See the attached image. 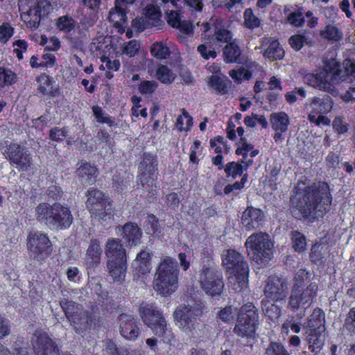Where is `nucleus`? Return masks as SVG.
<instances>
[{
    "mask_svg": "<svg viewBox=\"0 0 355 355\" xmlns=\"http://www.w3.org/2000/svg\"><path fill=\"white\" fill-rule=\"evenodd\" d=\"M332 200L331 190L327 182L315 181L304 187L299 182L293 189L290 205L294 211H297L300 218L313 220L330 211Z\"/></svg>",
    "mask_w": 355,
    "mask_h": 355,
    "instance_id": "obj_1",
    "label": "nucleus"
},
{
    "mask_svg": "<svg viewBox=\"0 0 355 355\" xmlns=\"http://www.w3.org/2000/svg\"><path fill=\"white\" fill-rule=\"evenodd\" d=\"M179 269L174 258L166 257L159 264L154 279V289L167 297L178 288Z\"/></svg>",
    "mask_w": 355,
    "mask_h": 355,
    "instance_id": "obj_2",
    "label": "nucleus"
},
{
    "mask_svg": "<svg viewBox=\"0 0 355 355\" xmlns=\"http://www.w3.org/2000/svg\"><path fill=\"white\" fill-rule=\"evenodd\" d=\"M109 274L114 282L124 281L127 268L126 250L119 239H109L105 250Z\"/></svg>",
    "mask_w": 355,
    "mask_h": 355,
    "instance_id": "obj_3",
    "label": "nucleus"
},
{
    "mask_svg": "<svg viewBox=\"0 0 355 355\" xmlns=\"http://www.w3.org/2000/svg\"><path fill=\"white\" fill-rule=\"evenodd\" d=\"M35 216L37 220L55 230L67 229L73 222L69 209L57 203L53 205L40 204L36 207Z\"/></svg>",
    "mask_w": 355,
    "mask_h": 355,
    "instance_id": "obj_4",
    "label": "nucleus"
},
{
    "mask_svg": "<svg viewBox=\"0 0 355 355\" xmlns=\"http://www.w3.org/2000/svg\"><path fill=\"white\" fill-rule=\"evenodd\" d=\"M139 311L143 322L153 334L161 338L164 343L171 345L175 336L172 329L168 327L163 312L154 304L141 306Z\"/></svg>",
    "mask_w": 355,
    "mask_h": 355,
    "instance_id": "obj_5",
    "label": "nucleus"
},
{
    "mask_svg": "<svg viewBox=\"0 0 355 355\" xmlns=\"http://www.w3.org/2000/svg\"><path fill=\"white\" fill-rule=\"evenodd\" d=\"M207 307L201 300H195L190 304H180L174 313L175 324L182 331L189 334L193 332L198 324V320L203 315Z\"/></svg>",
    "mask_w": 355,
    "mask_h": 355,
    "instance_id": "obj_6",
    "label": "nucleus"
},
{
    "mask_svg": "<svg viewBox=\"0 0 355 355\" xmlns=\"http://www.w3.org/2000/svg\"><path fill=\"white\" fill-rule=\"evenodd\" d=\"M222 265L229 278H234L238 288L243 289L248 283L249 267L244 257L234 249H228L221 256Z\"/></svg>",
    "mask_w": 355,
    "mask_h": 355,
    "instance_id": "obj_7",
    "label": "nucleus"
},
{
    "mask_svg": "<svg viewBox=\"0 0 355 355\" xmlns=\"http://www.w3.org/2000/svg\"><path fill=\"white\" fill-rule=\"evenodd\" d=\"M259 327V311L252 302L243 304L239 310L234 333L239 337L254 339Z\"/></svg>",
    "mask_w": 355,
    "mask_h": 355,
    "instance_id": "obj_8",
    "label": "nucleus"
},
{
    "mask_svg": "<svg viewBox=\"0 0 355 355\" xmlns=\"http://www.w3.org/2000/svg\"><path fill=\"white\" fill-rule=\"evenodd\" d=\"M18 6L21 19L28 28L33 29L37 28L42 19L52 10L48 0H19Z\"/></svg>",
    "mask_w": 355,
    "mask_h": 355,
    "instance_id": "obj_9",
    "label": "nucleus"
},
{
    "mask_svg": "<svg viewBox=\"0 0 355 355\" xmlns=\"http://www.w3.org/2000/svg\"><path fill=\"white\" fill-rule=\"evenodd\" d=\"M199 282L202 290L211 297L220 296L225 286L222 272L209 259L200 270Z\"/></svg>",
    "mask_w": 355,
    "mask_h": 355,
    "instance_id": "obj_10",
    "label": "nucleus"
},
{
    "mask_svg": "<svg viewBox=\"0 0 355 355\" xmlns=\"http://www.w3.org/2000/svg\"><path fill=\"white\" fill-rule=\"evenodd\" d=\"M90 53L99 58L101 64V70H105V76L107 78L111 79L114 77L113 72L119 70L121 67L120 61L116 59L118 53L116 48L111 43L105 42L93 41L90 43Z\"/></svg>",
    "mask_w": 355,
    "mask_h": 355,
    "instance_id": "obj_11",
    "label": "nucleus"
},
{
    "mask_svg": "<svg viewBox=\"0 0 355 355\" xmlns=\"http://www.w3.org/2000/svg\"><path fill=\"white\" fill-rule=\"evenodd\" d=\"M245 247L250 259L257 264H266L272 255L269 236L266 233H254L246 240Z\"/></svg>",
    "mask_w": 355,
    "mask_h": 355,
    "instance_id": "obj_12",
    "label": "nucleus"
},
{
    "mask_svg": "<svg viewBox=\"0 0 355 355\" xmlns=\"http://www.w3.org/2000/svg\"><path fill=\"white\" fill-rule=\"evenodd\" d=\"M159 161L156 153L144 152L138 165L137 179L141 187L155 185L158 180Z\"/></svg>",
    "mask_w": 355,
    "mask_h": 355,
    "instance_id": "obj_13",
    "label": "nucleus"
},
{
    "mask_svg": "<svg viewBox=\"0 0 355 355\" xmlns=\"http://www.w3.org/2000/svg\"><path fill=\"white\" fill-rule=\"evenodd\" d=\"M90 217L101 220L110 219L112 216V201L100 190H90Z\"/></svg>",
    "mask_w": 355,
    "mask_h": 355,
    "instance_id": "obj_14",
    "label": "nucleus"
},
{
    "mask_svg": "<svg viewBox=\"0 0 355 355\" xmlns=\"http://www.w3.org/2000/svg\"><path fill=\"white\" fill-rule=\"evenodd\" d=\"M27 248L30 255L38 261L45 259L52 252V245L46 234L31 232L27 237Z\"/></svg>",
    "mask_w": 355,
    "mask_h": 355,
    "instance_id": "obj_15",
    "label": "nucleus"
},
{
    "mask_svg": "<svg viewBox=\"0 0 355 355\" xmlns=\"http://www.w3.org/2000/svg\"><path fill=\"white\" fill-rule=\"evenodd\" d=\"M60 304L76 332L82 334L84 331H86L88 317L83 313L81 306L73 301L65 300H61Z\"/></svg>",
    "mask_w": 355,
    "mask_h": 355,
    "instance_id": "obj_16",
    "label": "nucleus"
},
{
    "mask_svg": "<svg viewBox=\"0 0 355 355\" xmlns=\"http://www.w3.org/2000/svg\"><path fill=\"white\" fill-rule=\"evenodd\" d=\"M31 344L35 355H60L58 345L45 331H35L31 338Z\"/></svg>",
    "mask_w": 355,
    "mask_h": 355,
    "instance_id": "obj_17",
    "label": "nucleus"
},
{
    "mask_svg": "<svg viewBox=\"0 0 355 355\" xmlns=\"http://www.w3.org/2000/svg\"><path fill=\"white\" fill-rule=\"evenodd\" d=\"M6 158L11 164H15L16 168L22 171H27L32 164V157L29 151L21 147L17 143H11L5 150Z\"/></svg>",
    "mask_w": 355,
    "mask_h": 355,
    "instance_id": "obj_18",
    "label": "nucleus"
},
{
    "mask_svg": "<svg viewBox=\"0 0 355 355\" xmlns=\"http://www.w3.org/2000/svg\"><path fill=\"white\" fill-rule=\"evenodd\" d=\"M318 291V285L311 283L304 291L301 289H292L289 297L288 307L293 312L297 311L300 306H309Z\"/></svg>",
    "mask_w": 355,
    "mask_h": 355,
    "instance_id": "obj_19",
    "label": "nucleus"
},
{
    "mask_svg": "<svg viewBox=\"0 0 355 355\" xmlns=\"http://www.w3.org/2000/svg\"><path fill=\"white\" fill-rule=\"evenodd\" d=\"M263 291L266 297L273 302L284 300L288 295L287 283L282 277L270 275L268 277Z\"/></svg>",
    "mask_w": 355,
    "mask_h": 355,
    "instance_id": "obj_20",
    "label": "nucleus"
},
{
    "mask_svg": "<svg viewBox=\"0 0 355 355\" xmlns=\"http://www.w3.org/2000/svg\"><path fill=\"white\" fill-rule=\"evenodd\" d=\"M96 281L97 279L94 277L90 281L92 284V287H90L91 294L94 300L92 304H90V327H92V323H94V325H99V323L101 322L100 317L98 318L97 322L94 321L95 319L94 314L96 313V311L105 308L108 297L107 291L103 290L101 284L96 282Z\"/></svg>",
    "mask_w": 355,
    "mask_h": 355,
    "instance_id": "obj_21",
    "label": "nucleus"
},
{
    "mask_svg": "<svg viewBox=\"0 0 355 355\" xmlns=\"http://www.w3.org/2000/svg\"><path fill=\"white\" fill-rule=\"evenodd\" d=\"M265 221V215L259 208L248 206L241 216V224L247 231L257 230L262 227Z\"/></svg>",
    "mask_w": 355,
    "mask_h": 355,
    "instance_id": "obj_22",
    "label": "nucleus"
},
{
    "mask_svg": "<svg viewBox=\"0 0 355 355\" xmlns=\"http://www.w3.org/2000/svg\"><path fill=\"white\" fill-rule=\"evenodd\" d=\"M120 321L121 335L128 340H135L141 332L139 322L134 316L128 314H121Z\"/></svg>",
    "mask_w": 355,
    "mask_h": 355,
    "instance_id": "obj_23",
    "label": "nucleus"
},
{
    "mask_svg": "<svg viewBox=\"0 0 355 355\" xmlns=\"http://www.w3.org/2000/svg\"><path fill=\"white\" fill-rule=\"evenodd\" d=\"M142 230L136 223L127 222L121 226V236L126 245L130 248L141 243Z\"/></svg>",
    "mask_w": 355,
    "mask_h": 355,
    "instance_id": "obj_24",
    "label": "nucleus"
},
{
    "mask_svg": "<svg viewBox=\"0 0 355 355\" xmlns=\"http://www.w3.org/2000/svg\"><path fill=\"white\" fill-rule=\"evenodd\" d=\"M262 47L264 49L263 56L270 61L281 60L284 57V50L278 40L266 38L262 42Z\"/></svg>",
    "mask_w": 355,
    "mask_h": 355,
    "instance_id": "obj_25",
    "label": "nucleus"
},
{
    "mask_svg": "<svg viewBox=\"0 0 355 355\" xmlns=\"http://www.w3.org/2000/svg\"><path fill=\"white\" fill-rule=\"evenodd\" d=\"M329 253L330 248L327 243L316 241L310 249L309 259L313 264L324 266Z\"/></svg>",
    "mask_w": 355,
    "mask_h": 355,
    "instance_id": "obj_26",
    "label": "nucleus"
},
{
    "mask_svg": "<svg viewBox=\"0 0 355 355\" xmlns=\"http://www.w3.org/2000/svg\"><path fill=\"white\" fill-rule=\"evenodd\" d=\"M152 253L147 250H141L137 255L134 263V276L139 278L148 274L151 270Z\"/></svg>",
    "mask_w": 355,
    "mask_h": 355,
    "instance_id": "obj_27",
    "label": "nucleus"
},
{
    "mask_svg": "<svg viewBox=\"0 0 355 355\" xmlns=\"http://www.w3.org/2000/svg\"><path fill=\"white\" fill-rule=\"evenodd\" d=\"M207 84L209 89L217 95L228 94L232 81L225 76L213 74L208 77Z\"/></svg>",
    "mask_w": 355,
    "mask_h": 355,
    "instance_id": "obj_28",
    "label": "nucleus"
},
{
    "mask_svg": "<svg viewBox=\"0 0 355 355\" xmlns=\"http://www.w3.org/2000/svg\"><path fill=\"white\" fill-rule=\"evenodd\" d=\"M333 85L338 80H342L343 70L340 62L336 58H331L323 61L322 70Z\"/></svg>",
    "mask_w": 355,
    "mask_h": 355,
    "instance_id": "obj_29",
    "label": "nucleus"
},
{
    "mask_svg": "<svg viewBox=\"0 0 355 355\" xmlns=\"http://www.w3.org/2000/svg\"><path fill=\"white\" fill-rule=\"evenodd\" d=\"M312 108L311 114H328L333 108V99L328 95L325 94L322 96H314L311 102Z\"/></svg>",
    "mask_w": 355,
    "mask_h": 355,
    "instance_id": "obj_30",
    "label": "nucleus"
},
{
    "mask_svg": "<svg viewBox=\"0 0 355 355\" xmlns=\"http://www.w3.org/2000/svg\"><path fill=\"white\" fill-rule=\"evenodd\" d=\"M109 19L113 22L114 26L121 33L124 31L123 25L127 21L126 6L115 1L114 9L110 11Z\"/></svg>",
    "mask_w": 355,
    "mask_h": 355,
    "instance_id": "obj_31",
    "label": "nucleus"
},
{
    "mask_svg": "<svg viewBox=\"0 0 355 355\" xmlns=\"http://www.w3.org/2000/svg\"><path fill=\"white\" fill-rule=\"evenodd\" d=\"M305 80L309 85L320 90L328 91L332 87L331 81L322 71L319 73L306 75Z\"/></svg>",
    "mask_w": 355,
    "mask_h": 355,
    "instance_id": "obj_32",
    "label": "nucleus"
},
{
    "mask_svg": "<svg viewBox=\"0 0 355 355\" xmlns=\"http://www.w3.org/2000/svg\"><path fill=\"white\" fill-rule=\"evenodd\" d=\"M307 340L309 349L315 355H317L322 349L324 345V336L322 334L323 330L312 329L309 330Z\"/></svg>",
    "mask_w": 355,
    "mask_h": 355,
    "instance_id": "obj_33",
    "label": "nucleus"
},
{
    "mask_svg": "<svg viewBox=\"0 0 355 355\" xmlns=\"http://www.w3.org/2000/svg\"><path fill=\"white\" fill-rule=\"evenodd\" d=\"M168 23L173 28H178L184 34L189 35L193 32V24L187 20L182 21L178 14L175 11H171L168 15Z\"/></svg>",
    "mask_w": 355,
    "mask_h": 355,
    "instance_id": "obj_34",
    "label": "nucleus"
},
{
    "mask_svg": "<svg viewBox=\"0 0 355 355\" xmlns=\"http://www.w3.org/2000/svg\"><path fill=\"white\" fill-rule=\"evenodd\" d=\"M224 60L226 63H241V50L234 42L227 43L223 51Z\"/></svg>",
    "mask_w": 355,
    "mask_h": 355,
    "instance_id": "obj_35",
    "label": "nucleus"
},
{
    "mask_svg": "<svg viewBox=\"0 0 355 355\" xmlns=\"http://www.w3.org/2000/svg\"><path fill=\"white\" fill-rule=\"evenodd\" d=\"M270 121L273 130H280L281 132H286L290 124V119L284 112L271 113Z\"/></svg>",
    "mask_w": 355,
    "mask_h": 355,
    "instance_id": "obj_36",
    "label": "nucleus"
},
{
    "mask_svg": "<svg viewBox=\"0 0 355 355\" xmlns=\"http://www.w3.org/2000/svg\"><path fill=\"white\" fill-rule=\"evenodd\" d=\"M38 89L43 94L55 96L58 92V87L53 78L46 74H42L37 78Z\"/></svg>",
    "mask_w": 355,
    "mask_h": 355,
    "instance_id": "obj_37",
    "label": "nucleus"
},
{
    "mask_svg": "<svg viewBox=\"0 0 355 355\" xmlns=\"http://www.w3.org/2000/svg\"><path fill=\"white\" fill-rule=\"evenodd\" d=\"M144 18L149 21V24L153 26H157L161 21L162 12L159 6L150 3L143 10Z\"/></svg>",
    "mask_w": 355,
    "mask_h": 355,
    "instance_id": "obj_38",
    "label": "nucleus"
},
{
    "mask_svg": "<svg viewBox=\"0 0 355 355\" xmlns=\"http://www.w3.org/2000/svg\"><path fill=\"white\" fill-rule=\"evenodd\" d=\"M324 312L320 308L313 309L307 322L309 330H324Z\"/></svg>",
    "mask_w": 355,
    "mask_h": 355,
    "instance_id": "obj_39",
    "label": "nucleus"
},
{
    "mask_svg": "<svg viewBox=\"0 0 355 355\" xmlns=\"http://www.w3.org/2000/svg\"><path fill=\"white\" fill-rule=\"evenodd\" d=\"M93 115L99 124H106L112 128L116 125L114 116H110L98 105H94L92 107Z\"/></svg>",
    "mask_w": 355,
    "mask_h": 355,
    "instance_id": "obj_40",
    "label": "nucleus"
},
{
    "mask_svg": "<svg viewBox=\"0 0 355 355\" xmlns=\"http://www.w3.org/2000/svg\"><path fill=\"white\" fill-rule=\"evenodd\" d=\"M292 248L296 252H304L306 249V237L298 230H293L290 234Z\"/></svg>",
    "mask_w": 355,
    "mask_h": 355,
    "instance_id": "obj_41",
    "label": "nucleus"
},
{
    "mask_svg": "<svg viewBox=\"0 0 355 355\" xmlns=\"http://www.w3.org/2000/svg\"><path fill=\"white\" fill-rule=\"evenodd\" d=\"M156 78L162 83L171 84L175 80V75L166 65L160 64L156 70Z\"/></svg>",
    "mask_w": 355,
    "mask_h": 355,
    "instance_id": "obj_42",
    "label": "nucleus"
},
{
    "mask_svg": "<svg viewBox=\"0 0 355 355\" xmlns=\"http://www.w3.org/2000/svg\"><path fill=\"white\" fill-rule=\"evenodd\" d=\"M193 118L185 110L182 109V115H179L176 119V128L179 132H188L193 125Z\"/></svg>",
    "mask_w": 355,
    "mask_h": 355,
    "instance_id": "obj_43",
    "label": "nucleus"
},
{
    "mask_svg": "<svg viewBox=\"0 0 355 355\" xmlns=\"http://www.w3.org/2000/svg\"><path fill=\"white\" fill-rule=\"evenodd\" d=\"M144 228L147 234L155 235L162 232L158 218L153 214H149L144 223Z\"/></svg>",
    "mask_w": 355,
    "mask_h": 355,
    "instance_id": "obj_44",
    "label": "nucleus"
},
{
    "mask_svg": "<svg viewBox=\"0 0 355 355\" xmlns=\"http://www.w3.org/2000/svg\"><path fill=\"white\" fill-rule=\"evenodd\" d=\"M227 178L231 177L236 179L239 176H241L244 171V166L241 164L240 161L230 162L226 164L224 168Z\"/></svg>",
    "mask_w": 355,
    "mask_h": 355,
    "instance_id": "obj_45",
    "label": "nucleus"
},
{
    "mask_svg": "<svg viewBox=\"0 0 355 355\" xmlns=\"http://www.w3.org/2000/svg\"><path fill=\"white\" fill-rule=\"evenodd\" d=\"M150 53L158 60H164L170 55L171 51L163 42H155L150 47Z\"/></svg>",
    "mask_w": 355,
    "mask_h": 355,
    "instance_id": "obj_46",
    "label": "nucleus"
},
{
    "mask_svg": "<svg viewBox=\"0 0 355 355\" xmlns=\"http://www.w3.org/2000/svg\"><path fill=\"white\" fill-rule=\"evenodd\" d=\"M320 35L329 41L339 42L343 38L342 31L336 26L330 24L326 26L325 29L321 32Z\"/></svg>",
    "mask_w": 355,
    "mask_h": 355,
    "instance_id": "obj_47",
    "label": "nucleus"
},
{
    "mask_svg": "<svg viewBox=\"0 0 355 355\" xmlns=\"http://www.w3.org/2000/svg\"><path fill=\"white\" fill-rule=\"evenodd\" d=\"M158 83L155 80H141L137 87L138 92L142 95H152L157 89Z\"/></svg>",
    "mask_w": 355,
    "mask_h": 355,
    "instance_id": "obj_48",
    "label": "nucleus"
},
{
    "mask_svg": "<svg viewBox=\"0 0 355 355\" xmlns=\"http://www.w3.org/2000/svg\"><path fill=\"white\" fill-rule=\"evenodd\" d=\"M343 70L342 80H347V79L355 80V60L347 58L343 62Z\"/></svg>",
    "mask_w": 355,
    "mask_h": 355,
    "instance_id": "obj_49",
    "label": "nucleus"
},
{
    "mask_svg": "<svg viewBox=\"0 0 355 355\" xmlns=\"http://www.w3.org/2000/svg\"><path fill=\"white\" fill-rule=\"evenodd\" d=\"M266 355H290L291 354L279 342L271 341L266 350Z\"/></svg>",
    "mask_w": 355,
    "mask_h": 355,
    "instance_id": "obj_50",
    "label": "nucleus"
},
{
    "mask_svg": "<svg viewBox=\"0 0 355 355\" xmlns=\"http://www.w3.org/2000/svg\"><path fill=\"white\" fill-rule=\"evenodd\" d=\"M55 25L60 31L69 33L74 28V21L71 17L62 16L57 19Z\"/></svg>",
    "mask_w": 355,
    "mask_h": 355,
    "instance_id": "obj_51",
    "label": "nucleus"
},
{
    "mask_svg": "<svg viewBox=\"0 0 355 355\" xmlns=\"http://www.w3.org/2000/svg\"><path fill=\"white\" fill-rule=\"evenodd\" d=\"M244 23L247 28L253 29L260 26L259 19L254 15L251 8H248L244 12Z\"/></svg>",
    "mask_w": 355,
    "mask_h": 355,
    "instance_id": "obj_52",
    "label": "nucleus"
},
{
    "mask_svg": "<svg viewBox=\"0 0 355 355\" xmlns=\"http://www.w3.org/2000/svg\"><path fill=\"white\" fill-rule=\"evenodd\" d=\"M102 250L99 245L98 241L96 239L90 240V263L98 264L101 261Z\"/></svg>",
    "mask_w": 355,
    "mask_h": 355,
    "instance_id": "obj_53",
    "label": "nucleus"
},
{
    "mask_svg": "<svg viewBox=\"0 0 355 355\" xmlns=\"http://www.w3.org/2000/svg\"><path fill=\"white\" fill-rule=\"evenodd\" d=\"M15 74L11 70L0 68V87L12 85L15 81Z\"/></svg>",
    "mask_w": 355,
    "mask_h": 355,
    "instance_id": "obj_54",
    "label": "nucleus"
},
{
    "mask_svg": "<svg viewBox=\"0 0 355 355\" xmlns=\"http://www.w3.org/2000/svg\"><path fill=\"white\" fill-rule=\"evenodd\" d=\"M202 147L200 140H195L190 147L189 162L193 164H198L200 159L197 157V154L200 155Z\"/></svg>",
    "mask_w": 355,
    "mask_h": 355,
    "instance_id": "obj_55",
    "label": "nucleus"
},
{
    "mask_svg": "<svg viewBox=\"0 0 355 355\" xmlns=\"http://www.w3.org/2000/svg\"><path fill=\"white\" fill-rule=\"evenodd\" d=\"M349 124L342 116H336L333 120L332 127L334 130L339 135L345 134L349 130Z\"/></svg>",
    "mask_w": 355,
    "mask_h": 355,
    "instance_id": "obj_56",
    "label": "nucleus"
},
{
    "mask_svg": "<svg viewBox=\"0 0 355 355\" xmlns=\"http://www.w3.org/2000/svg\"><path fill=\"white\" fill-rule=\"evenodd\" d=\"M14 28L8 23H3L0 26V42L6 44L13 35Z\"/></svg>",
    "mask_w": 355,
    "mask_h": 355,
    "instance_id": "obj_57",
    "label": "nucleus"
},
{
    "mask_svg": "<svg viewBox=\"0 0 355 355\" xmlns=\"http://www.w3.org/2000/svg\"><path fill=\"white\" fill-rule=\"evenodd\" d=\"M132 27L137 33H141L147 28H152L149 21L143 17H136L132 21Z\"/></svg>",
    "mask_w": 355,
    "mask_h": 355,
    "instance_id": "obj_58",
    "label": "nucleus"
},
{
    "mask_svg": "<svg viewBox=\"0 0 355 355\" xmlns=\"http://www.w3.org/2000/svg\"><path fill=\"white\" fill-rule=\"evenodd\" d=\"M288 22L295 27H302L305 22L302 13L295 11L289 14L287 17Z\"/></svg>",
    "mask_w": 355,
    "mask_h": 355,
    "instance_id": "obj_59",
    "label": "nucleus"
},
{
    "mask_svg": "<svg viewBox=\"0 0 355 355\" xmlns=\"http://www.w3.org/2000/svg\"><path fill=\"white\" fill-rule=\"evenodd\" d=\"M139 44L136 40L129 41L123 48L122 53L129 57H134L139 51Z\"/></svg>",
    "mask_w": 355,
    "mask_h": 355,
    "instance_id": "obj_60",
    "label": "nucleus"
},
{
    "mask_svg": "<svg viewBox=\"0 0 355 355\" xmlns=\"http://www.w3.org/2000/svg\"><path fill=\"white\" fill-rule=\"evenodd\" d=\"M306 40V39L304 35L296 34L292 35L289 38L288 43L294 50L297 51H300L304 46Z\"/></svg>",
    "mask_w": 355,
    "mask_h": 355,
    "instance_id": "obj_61",
    "label": "nucleus"
},
{
    "mask_svg": "<svg viewBox=\"0 0 355 355\" xmlns=\"http://www.w3.org/2000/svg\"><path fill=\"white\" fill-rule=\"evenodd\" d=\"M215 37L217 41L227 44L231 42L232 33L225 28H220L215 31Z\"/></svg>",
    "mask_w": 355,
    "mask_h": 355,
    "instance_id": "obj_62",
    "label": "nucleus"
},
{
    "mask_svg": "<svg viewBox=\"0 0 355 355\" xmlns=\"http://www.w3.org/2000/svg\"><path fill=\"white\" fill-rule=\"evenodd\" d=\"M198 51L205 60L215 58L217 56L216 51L210 45L208 48L205 44H200L197 48Z\"/></svg>",
    "mask_w": 355,
    "mask_h": 355,
    "instance_id": "obj_63",
    "label": "nucleus"
},
{
    "mask_svg": "<svg viewBox=\"0 0 355 355\" xmlns=\"http://www.w3.org/2000/svg\"><path fill=\"white\" fill-rule=\"evenodd\" d=\"M345 326L350 333L355 334V306L349 310L345 319Z\"/></svg>",
    "mask_w": 355,
    "mask_h": 355,
    "instance_id": "obj_64",
    "label": "nucleus"
}]
</instances>
